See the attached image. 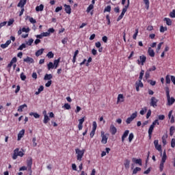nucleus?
<instances>
[{"instance_id":"obj_42","label":"nucleus","mask_w":175,"mask_h":175,"mask_svg":"<svg viewBox=\"0 0 175 175\" xmlns=\"http://www.w3.org/2000/svg\"><path fill=\"white\" fill-rule=\"evenodd\" d=\"M46 57H48V58H49V59L54 58V53H53V52L50 51L47 53Z\"/></svg>"},{"instance_id":"obj_54","label":"nucleus","mask_w":175,"mask_h":175,"mask_svg":"<svg viewBox=\"0 0 175 175\" xmlns=\"http://www.w3.org/2000/svg\"><path fill=\"white\" fill-rule=\"evenodd\" d=\"M171 147H172V148H174L175 147V139L172 138V141H171Z\"/></svg>"},{"instance_id":"obj_16","label":"nucleus","mask_w":175,"mask_h":175,"mask_svg":"<svg viewBox=\"0 0 175 175\" xmlns=\"http://www.w3.org/2000/svg\"><path fill=\"white\" fill-rule=\"evenodd\" d=\"M130 165H131V160L126 159L124 163L125 169H129Z\"/></svg>"},{"instance_id":"obj_2","label":"nucleus","mask_w":175,"mask_h":175,"mask_svg":"<svg viewBox=\"0 0 175 175\" xmlns=\"http://www.w3.org/2000/svg\"><path fill=\"white\" fill-rule=\"evenodd\" d=\"M75 153L77 154V161L81 162V161L83 160V157H84V154L85 153V150L84 149L80 150L79 148H76Z\"/></svg>"},{"instance_id":"obj_59","label":"nucleus","mask_w":175,"mask_h":175,"mask_svg":"<svg viewBox=\"0 0 175 175\" xmlns=\"http://www.w3.org/2000/svg\"><path fill=\"white\" fill-rule=\"evenodd\" d=\"M13 23H14V19H10V21L8 23V26L10 27V25H12Z\"/></svg>"},{"instance_id":"obj_21","label":"nucleus","mask_w":175,"mask_h":175,"mask_svg":"<svg viewBox=\"0 0 175 175\" xmlns=\"http://www.w3.org/2000/svg\"><path fill=\"white\" fill-rule=\"evenodd\" d=\"M120 102H124V94H120L118 96L117 103H120Z\"/></svg>"},{"instance_id":"obj_44","label":"nucleus","mask_w":175,"mask_h":175,"mask_svg":"<svg viewBox=\"0 0 175 175\" xmlns=\"http://www.w3.org/2000/svg\"><path fill=\"white\" fill-rule=\"evenodd\" d=\"M33 43V39L30 38L27 42L26 44H27V46H32V44Z\"/></svg>"},{"instance_id":"obj_63","label":"nucleus","mask_w":175,"mask_h":175,"mask_svg":"<svg viewBox=\"0 0 175 175\" xmlns=\"http://www.w3.org/2000/svg\"><path fill=\"white\" fill-rule=\"evenodd\" d=\"M10 62L14 64H16V62H17V57H14L12 59V60L10 61Z\"/></svg>"},{"instance_id":"obj_57","label":"nucleus","mask_w":175,"mask_h":175,"mask_svg":"<svg viewBox=\"0 0 175 175\" xmlns=\"http://www.w3.org/2000/svg\"><path fill=\"white\" fill-rule=\"evenodd\" d=\"M32 142H33V146L36 147V146H38V144L36 143V138L33 137L32 139Z\"/></svg>"},{"instance_id":"obj_13","label":"nucleus","mask_w":175,"mask_h":175,"mask_svg":"<svg viewBox=\"0 0 175 175\" xmlns=\"http://www.w3.org/2000/svg\"><path fill=\"white\" fill-rule=\"evenodd\" d=\"M148 55H150V57H155V52L154 51V49H151V47L148 48Z\"/></svg>"},{"instance_id":"obj_38","label":"nucleus","mask_w":175,"mask_h":175,"mask_svg":"<svg viewBox=\"0 0 175 175\" xmlns=\"http://www.w3.org/2000/svg\"><path fill=\"white\" fill-rule=\"evenodd\" d=\"M174 126H172L170 129V136H173V135H174Z\"/></svg>"},{"instance_id":"obj_41","label":"nucleus","mask_w":175,"mask_h":175,"mask_svg":"<svg viewBox=\"0 0 175 175\" xmlns=\"http://www.w3.org/2000/svg\"><path fill=\"white\" fill-rule=\"evenodd\" d=\"M144 76V70H142L139 73V80H143Z\"/></svg>"},{"instance_id":"obj_52","label":"nucleus","mask_w":175,"mask_h":175,"mask_svg":"<svg viewBox=\"0 0 175 175\" xmlns=\"http://www.w3.org/2000/svg\"><path fill=\"white\" fill-rule=\"evenodd\" d=\"M161 140H162L163 146H166L167 141H166V138L165 137L164 135L162 137Z\"/></svg>"},{"instance_id":"obj_34","label":"nucleus","mask_w":175,"mask_h":175,"mask_svg":"<svg viewBox=\"0 0 175 175\" xmlns=\"http://www.w3.org/2000/svg\"><path fill=\"white\" fill-rule=\"evenodd\" d=\"M164 21L166 22L167 25H172V19L169 18H165Z\"/></svg>"},{"instance_id":"obj_50","label":"nucleus","mask_w":175,"mask_h":175,"mask_svg":"<svg viewBox=\"0 0 175 175\" xmlns=\"http://www.w3.org/2000/svg\"><path fill=\"white\" fill-rule=\"evenodd\" d=\"M29 31H30L29 27H27V28L23 27L22 28V31L26 32V33H28V32H29Z\"/></svg>"},{"instance_id":"obj_26","label":"nucleus","mask_w":175,"mask_h":175,"mask_svg":"<svg viewBox=\"0 0 175 175\" xmlns=\"http://www.w3.org/2000/svg\"><path fill=\"white\" fill-rule=\"evenodd\" d=\"M53 79V75L51 74H46L44 77V80H51Z\"/></svg>"},{"instance_id":"obj_12","label":"nucleus","mask_w":175,"mask_h":175,"mask_svg":"<svg viewBox=\"0 0 175 175\" xmlns=\"http://www.w3.org/2000/svg\"><path fill=\"white\" fill-rule=\"evenodd\" d=\"M128 135H129V130H126L122 135V143L125 142V139L128 137Z\"/></svg>"},{"instance_id":"obj_43","label":"nucleus","mask_w":175,"mask_h":175,"mask_svg":"<svg viewBox=\"0 0 175 175\" xmlns=\"http://www.w3.org/2000/svg\"><path fill=\"white\" fill-rule=\"evenodd\" d=\"M165 162L161 161L160 163V172H163V167H164Z\"/></svg>"},{"instance_id":"obj_22","label":"nucleus","mask_w":175,"mask_h":175,"mask_svg":"<svg viewBox=\"0 0 175 175\" xmlns=\"http://www.w3.org/2000/svg\"><path fill=\"white\" fill-rule=\"evenodd\" d=\"M43 9H44V5L43 4H40L36 7V10L37 12H42Z\"/></svg>"},{"instance_id":"obj_48","label":"nucleus","mask_w":175,"mask_h":175,"mask_svg":"<svg viewBox=\"0 0 175 175\" xmlns=\"http://www.w3.org/2000/svg\"><path fill=\"white\" fill-rule=\"evenodd\" d=\"M98 126V124H96V122H93V124H92V129L94 130V131H96V128Z\"/></svg>"},{"instance_id":"obj_56","label":"nucleus","mask_w":175,"mask_h":175,"mask_svg":"<svg viewBox=\"0 0 175 175\" xmlns=\"http://www.w3.org/2000/svg\"><path fill=\"white\" fill-rule=\"evenodd\" d=\"M165 31H167V28L166 27H164L163 26H161L160 27V32H165Z\"/></svg>"},{"instance_id":"obj_60","label":"nucleus","mask_w":175,"mask_h":175,"mask_svg":"<svg viewBox=\"0 0 175 175\" xmlns=\"http://www.w3.org/2000/svg\"><path fill=\"white\" fill-rule=\"evenodd\" d=\"M162 44H163V42H160L158 46H157V51H159V50H161V47H162Z\"/></svg>"},{"instance_id":"obj_10","label":"nucleus","mask_w":175,"mask_h":175,"mask_svg":"<svg viewBox=\"0 0 175 175\" xmlns=\"http://www.w3.org/2000/svg\"><path fill=\"white\" fill-rule=\"evenodd\" d=\"M132 162H133V163H136V165H139V166H142L143 165L142 159L133 158Z\"/></svg>"},{"instance_id":"obj_24","label":"nucleus","mask_w":175,"mask_h":175,"mask_svg":"<svg viewBox=\"0 0 175 175\" xmlns=\"http://www.w3.org/2000/svg\"><path fill=\"white\" fill-rule=\"evenodd\" d=\"M44 51V49H41L38 50L36 52V57H40V55H42V54H43Z\"/></svg>"},{"instance_id":"obj_37","label":"nucleus","mask_w":175,"mask_h":175,"mask_svg":"<svg viewBox=\"0 0 175 175\" xmlns=\"http://www.w3.org/2000/svg\"><path fill=\"white\" fill-rule=\"evenodd\" d=\"M106 12H108L109 13H110V12H111V5H107V7H105V8L104 9V13H106Z\"/></svg>"},{"instance_id":"obj_19","label":"nucleus","mask_w":175,"mask_h":175,"mask_svg":"<svg viewBox=\"0 0 175 175\" xmlns=\"http://www.w3.org/2000/svg\"><path fill=\"white\" fill-rule=\"evenodd\" d=\"M10 43H12V40H7L5 44H1V49H6V47H8L9 46V44H10Z\"/></svg>"},{"instance_id":"obj_4","label":"nucleus","mask_w":175,"mask_h":175,"mask_svg":"<svg viewBox=\"0 0 175 175\" xmlns=\"http://www.w3.org/2000/svg\"><path fill=\"white\" fill-rule=\"evenodd\" d=\"M146 61H147V57H146L144 55H142L139 56V59L137 60V64L143 66L146 63Z\"/></svg>"},{"instance_id":"obj_17","label":"nucleus","mask_w":175,"mask_h":175,"mask_svg":"<svg viewBox=\"0 0 175 175\" xmlns=\"http://www.w3.org/2000/svg\"><path fill=\"white\" fill-rule=\"evenodd\" d=\"M60 61H61V57H59L57 59L54 60L53 66L55 69H57V68H58V65H59Z\"/></svg>"},{"instance_id":"obj_47","label":"nucleus","mask_w":175,"mask_h":175,"mask_svg":"<svg viewBox=\"0 0 175 175\" xmlns=\"http://www.w3.org/2000/svg\"><path fill=\"white\" fill-rule=\"evenodd\" d=\"M21 79L22 81H25V79H27V76H25L24 75V72H22L21 74Z\"/></svg>"},{"instance_id":"obj_40","label":"nucleus","mask_w":175,"mask_h":175,"mask_svg":"<svg viewBox=\"0 0 175 175\" xmlns=\"http://www.w3.org/2000/svg\"><path fill=\"white\" fill-rule=\"evenodd\" d=\"M94 9V5H90L86 10L87 13H90L91 12V10H92Z\"/></svg>"},{"instance_id":"obj_11","label":"nucleus","mask_w":175,"mask_h":175,"mask_svg":"<svg viewBox=\"0 0 175 175\" xmlns=\"http://www.w3.org/2000/svg\"><path fill=\"white\" fill-rule=\"evenodd\" d=\"M64 10L66 12V13H67V14H70L72 13V8H70V5L64 4Z\"/></svg>"},{"instance_id":"obj_51","label":"nucleus","mask_w":175,"mask_h":175,"mask_svg":"<svg viewBox=\"0 0 175 175\" xmlns=\"http://www.w3.org/2000/svg\"><path fill=\"white\" fill-rule=\"evenodd\" d=\"M148 70L149 72H154V71L157 70V67H155V66H153L151 68H148Z\"/></svg>"},{"instance_id":"obj_55","label":"nucleus","mask_w":175,"mask_h":175,"mask_svg":"<svg viewBox=\"0 0 175 175\" xmlns=\"http://www.w3.org/2000/svg\"><path fill=\"white\" fill-rule=\"evenodd\" d=\"M145 79H150V71L148 70L145 73Z\"/></svg>"},{"instance_id":"obj_39","label":"nucleus","mask_w":175,"mask_h":175,"mask_svg":"<svg viewBox=\"0 0 175 175\" xmlns=\"http://www.w3.org/2000/svg\"><path fill=\"white\" fill-rule=\"evenodd\" d=\"M138 33H139V29H136L135 33L133 36V39H134V40H136Z\"/></svg>"},{"instance_id":"obj_49","label":"nucleus","mask_w":175,"mask_h":175,"mask_svg":"<svg viewBox=\"0 0 175 175\" xmlns=\"http://www.w3.org/2000/svg\"><path fill=\"white\" fill-rule=\"evenodd\" d=\"M170 16L172 17V18H175V10H173L172 12H170Z\"/></svg>"},{"instance_id":"obj_15","label":"nucleus","mask_w":175,"mask_h":175,"mask_svg":"<svg viewBox=\"0 0 175 175\" xmlns=\"http://www.w3.org/2000/svg\"><path fill=\"white\" fill-rule=\"evenodd\" d=\"M27 3V0H21L18 3V8H24V5Z\"/></svg>"},{"instance_id":"obj_64","label":"nucleus","mask_w":175,"mask_h":175,"mask_svg":"<svg viewBox=\"0 0 175 175\" xmlns=\"http://www.w3.org/2000/svg\"><path fill=\"white\" fill-rule=\"evenodd\" d=\"M102 40L103 42H104V43H107V36H103Z\"/></svg>"},{"instance_id":"obj_46","label":"nucleus","mask_w":175,"mask_h":175,"mask_svg":"<svg viewBox=\"0 0 175 175\" xmlns=\"http://www.w3.org/2000/svg\"><path fill=\"white\" fill-rule=\"evenodd\" d=\"M64 107L66 109V110H70V105L69 103H65L64 105Z\"/></svg>"},{"instance_id":"obj_58","label":"nucleus","mask_w":175,"mask_h":175,"mask_svg":"<svg viewBox=\"0 0 175 175\" xmlns=\"http://www.w3.org/2000/svg\"><path fill=\"white\" fill-rule=\"evenodd\" d=\"M151 117V109H149L146 114V118L148 120Z\"/></svg>"},{"instance_id":"obj_6","label":"nucleus","mask_w":175,"mask_h":175,"mask_svg":"<svg viewBox=\"0 0 175 175\" xmlns=\"http://www.w3.org/2000/svg\"><path fill=\"white\" fill-rule=\"evenodd\" d=\"M150 105L152 106V107H157V106H158V99L154 96H152L150 98Z\"/></svg>"},{"instance_id":"obj_25","label":"nucleus","mask_w":175,"mask_h":175,"mask_svg":"<svg viewBox=\"0 0 175 175\" xmlns=\"http://www.w3.org/2000/svg\"><path fill=\"white\" fill-rule=\"evenodd\" d=\"M166 159H167V156L166 155V150H164L161 158V162H166Z\"/></svg>"},{"instance_id":"obj_62","label":"nucleus","mask_w":175,"mask_h":175,"mask_svg":"<svg viewBox=\"0 0 175 175\" xmlns=\"http://www.w3.org/2000/svg\"><path fill=\"white\" fill-rule=\"evenodd\" d=\"M96 131V130H92V131L90 132V137L92 138L94 137V136L95 135V132Z\"/></svg>"},{"instance_id":"obj_9","label":"nucleus","mask_w":175,"mask_h":175,"mask_svg":"<svg viewBox=\"0 0 175 175\" xmlns=\"http://www.w3.org/2000/svg\"><path fill=\"white\" fill-rule=\"evenodd\" d=\"M109 131L110 133L113 135H116V133H117V128H116V126H114V124H111L110 127H109Z\"/></svg>"},{"instance_id":"obj_45","label":"nucleus","mask_w":175,"mask_h":175,"mask_svg":"<svg viewBox=\"0 0 175 175\" xmlns=\"http://www.w3.org/2000/svg\"><path fill=\"white\" fill-rule=\"evenodd\" d=\"M137 85L138 87H140V88H143L144 85H143V82H142V79H139L138 83H137Z\"/></svg>"},{"instance_id":"obj_8","label":"nucleus","mask_w":175,"mask_h":175,"mask_svg":"<svg viewBox=\"0 0 175 175\" xmlns=\"http://www.w3.org/2000/svg\"><path fill=\"white\" fill-rule=\"evenodd\" d=\"M154 144L156 150L162 154V146L159 145L158 139L154 141Z\"/></svg>"},{"instance_id":"obj_53","label":"nucleus","mask_w":175,"mask_h":175,"mask_svg":"<svg viewBox=\"0 0 175 175\" xmlns=\"http://www.w3.org/2000/svg\"><path fill=\"white\" fill-rule=\"evenodd\" d=\"M27 47V45L25 44H22L18 48V50H23V49H25Z\"/></svg>"},{"instance_id":"obj_28","label":"nucleus","mask_w":175,"mask_h":175,"mask_svg":"<svg viewBox=\"0 0 175 175\" xmlns=\"http://www.w3.org/2000/svg\"><path fill=\"white\" fill-rule=\"evenodd\" d=\"M43 90H44V87L43 85H40V88H38V91L36 92L35 94L39 95V94H40V92H42V91H43Z\"/></svg>"},{"instance_id":"obj_1","label":"nucleus","mask_w":175,"mask_h":175,"mask_svg":"<svg viewBox=\"0 0 175 175\" xmlns=\"http://www.w3.org/2000/svg\"><path fill=\"white\" fill-rule=\"evenodd\" d=\"M167 97V106H172L175 103L174 97H170V89L169 87L164 88Z\"/></svg>"},{"instance_id":"obj_3","label":"nucleus","mask_w":175,"mask_h":175,"mask_svg":"<svg viewBox=\"0 0 175 175\" xmlns=\"http://www.w3.org/2000/svg\"><path fill=\"white\" fill-rule=\"evenodd\" d=\"M21 150H20V148H16L14 150V154L12 155V159L16 160L17 159V157H24V150L21 149Z\"/></svg>"},{"instance_id":"obj_32","label":"nucleus","mask_w":175,"mask_h":175,"mask_svg":"<svg viewBox=\"0 0 175 175\" xmlns=\"http://www.w3.org/2000/svg\"><path fill=\"white\" fill-rule=\"evenodd\" d=\"M27 104H23L22 105H20L18 108V111L19 112H22L23 111V109L25 108V107H27Z\"/></svg>"},{"instance_id":"obj_14","label":"nucleus","mask_w":175,"mask_h":175,"mask_svg":"<svg viewBox=\"0 0 175 175\" xmlns=\"http://www.w3.org/2000/svg\"><path fill=\"white\" fill-rule=\"evenodd\" d=\"M32 163H33L32 157H30L29 159H28L27 161L28 170H31V168L32 167Z\"/></svg>"},{"instance_id":"obj_61","label":"nucleus","mask_w":175,"mask_h":175,"mask_svg":"<svg viewBox=\"0 0 175 175\" xmlns=\"http://www.w3.org/2000/svg\"><path fill=\"white\" fill-rule=\"evenodd\" d=\"M158 118L160 121H163L165 120V115H159Z\"/></svg>"},{"instance_id":"obj_5","label":"nucleus","mask_w":175,"mask_h":175,"mask_svg":"<svg viewBox=\"0 0 175 175\" xmlns=\"http://www.w3.org/2000/svg\"><path fill=\"white\" fill-rule=\"evenodd\" d=\"M136 117H137V112L135 111L126 120V124H127V125H129V124H131V122H132V121H133L135 118H136Z\"/></svg>"},{"instance_id":"obj_30","label":"nucleus","mask_w":175,"mask_h":175,"mask_svg":"<svg viewBox=\"0 0 175 175\" xmlns=\"http://www.w3.org/2000/svg\"><path fill=\"white\" fill-rule=\"evenodd\" d=\"M47 68H48V70H51V69H54V64H53V62H50L48 64H47Z\"/></svg>"},{"instance_id":"obj_27","label":"nucleus","mask_w":175,"mask_h":175,"mask_svg":"<svg viewBox=\"0 0 175 175\" xmlns=\"http://www.w3.org/2000/svg\"><path fill=\"white\" fill-rule=\"evenodd\" d=\"M171 80H172L171 76L170 75H167L166 77H165V83H166V84H170Z\"/></svg>"},{"instance_id":"obj_31","label":"nucleus","mask_w":175,"mask_h":175,"mask_svg":"<svg viewBox=\"0 0 175 175\" xmlns=\"http://www.w3.org/2000/svg\"><path fill=\"white\" fill-rule=\"evenodd\" d=\"M29 116H33L34 118H40V115L38 113L30 112Z\"/></svg>"},{"instance_id":"obj_20","label":"nucleus","mask_w":175,"mask_h":175,"mask_svg":"<svg viewBox=\"0 0 175 175\" xmlns=\"http://www.w3.org/2000/svg\"><path fill=\"white\" fill-rule=\"evenodd\" d=\"M24 62H27V64H33L34 60L31 57H27L26 59H23Z\"/></svg>"},{"instance_id":"obj_29","label":"nucleus","mask_w":175,"mask_h":175,"mask_svg":"<svg viewBox=\"0 0 175 175\" xmlns=\"http://www.w3.org/2000/svg\"><path fill=\"white\" fill-rule=\"evenodd\" d=\"M146 113H147V107H144L139 111V113L141 114V116H144V114H146Z\"/></svg>"},{"instance_id":"obj_35","label":"nucleus","mask_w":175,"mask_h":175,"mask_svg":"<svg viewBox=\"0 0 175 175\" xmlns=\"http://www.w3.org/2000/svg\"><path fill=\"white\" fill-rule=\"evenodd\" d=\"M142 171V168L137 167H135L133 170V174H137V172H141Z\"/></svg>"},{"instance_id":"obj_33","label":"nucleus","mask_w":175,"mask_h":175,"mask_svg":"<svg viewBox=\"0 0 175 175\" xmlns=\"http://www.w3.org/2000/svg\"><path fill=\"white\" fill-rule=\"evenodd\" d=\"M49 121H50V118H49V116L45 115V116H44V120H43L44 124H47Z\"/></svg>"},{"instance_id":"obj_36","label":"nucleus","mask_w":175,"mask_h":175,"mask_svg":"<svg viewBox=\"0 0 175 175\" xmlns=\"http://www.w3.org/2000/svg\"><path fill=\"white\" fill-rule=\"evenodd\" d=\"M133 137H135V135H133V133H131L129 135V143H132V141L133 140Z\"/></svg>"},{"instance_id":"obj_7","label":"nucleus","mask_w":175,"mask_h":175,"mask_svg":"<svg viewBox=\"0 0 175 175\" xmlns=\"http://www.w3.org/2000/svg\"><path fill=\"white\" fill-rule=\"evenodd\" d=\"M101 143L102 144H106L107 143V140L109 137L106 136V134H105V131H101Z\"/></svg>"},{"instance_id":"obj_18","label":"nucleus","mask_w":175,"mask_h":175,"mask_svg":"<svg viewBox=\"0 0 175 175\" xmlns=\"http://www.w3.org/2000/svg\"><path fill=\"white\" fill-rule=\"evenodd\" d=\"M24 133H25V130H21L18 134V141L21 140L23 136H24Z\"/></svg>"},{"instance_id":"obj_23","label":"nucleus","mask_w":175,"mask_h":175,"mask_svg":"<svg viewBox=\"0 0 175 175\" xmlns=\"http://www.w3.org/2000/svg\"><path fill=\"white\" fill-rule=\"evenodd\" d=\"M154 126L152 124H151L150 126L149 127V129H148L149 137H151V136L152 135V131H154Z\"/></svg>"}]
</instances>
